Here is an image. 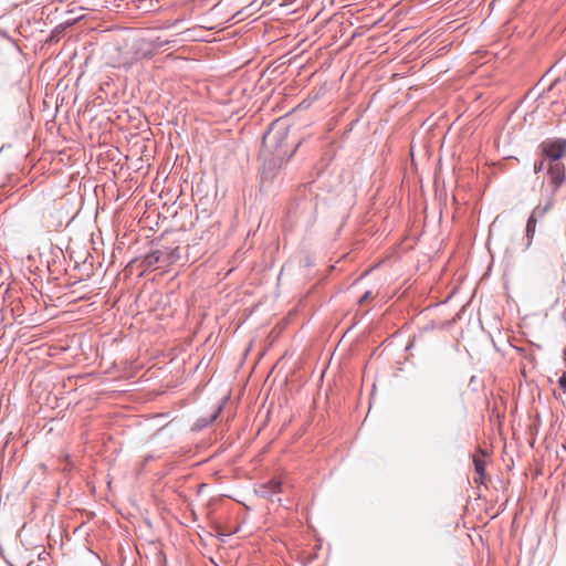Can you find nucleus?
Segmentation results:
<instances>
[{"mask_svg": "<svg viewBox=\"0 0 566 566\" xmlns=\"http://www.w3.org/2000/svg\"><path fill=\"white\" fill-rule=\"evenodd\" d=\"M289 128L284 124L273 123L263 137L266 148L273 149L277 157L283 158L287 151L283 150L284 142L287 138Z\"/></svg>", "mask_w": 566, "mask_h": 566, "instance_id": "f257e3e1", "label": "nucleus"}, {"mask_svg": "<svg viewBox=\"0 0 566 566\" xmlns=\"http://www.w3.org/2000/svg\"><path fill=\"white\" fill-rule=\"evenodd\" d=\"M179 259V249L156 250L147 254L144 259L146 268H165L175 263Z\"/></svg>", "mask_w": 566, "mask_h": 566, "instance_id": "f03ea898", "label": "nucleus"}, {"mask_svg": "<svg viewBox=\"0 0 566 566\" xmlns=\"http://www.w3.org/2000/svg\"><path fill=\"white\" fill-rule=\"evenodd\" d=\"M545 159L549 161H559L566 154V139L552 138L546 139L541 145Z\"/></svg>", "mask_w": 566, "mask_h": 566, "instance_id": "7ed1b4c3", "label": "nucleus"}, {"mask_svg": "<svg viewBox=\"0 0 566 566\" xmlns=\"http://www.w3.org/2000/svg\"><path fill=\"white\" fill-rule=\"evenodd\" d=\"M553 206H554V200H553V198H549L546 201L544 207H536L532 211V213L527 220V224H526V235L528 239H532L536 232L537 220L539 218H543L546 214V212L553 208Z\"/></svg>", "mask_w": 566, "mask_h": 566, "instance_id": "20e7f679", "label": "nucleus"}, {"mask_svg": "<svg viewBox=\"0 0 566 566\" xmlns=\"http://www.w3.org/2000/svg\"><path fill=\"white\" fill-rule=\"evenodd\" d=\"M547 174L555 192L566 179L565 166L559 161H549Z\"/></svg>", "mask_w": 566, "mask_h": 566, "instance_id": "39448f33", "label": "nucleus"}, {"mask_svg": "<svg viewBox=\"0 0 566 566\" xmlns=\"http://www.w3.org/2000/svg\"><path fill=\"white\" fill-rule=\"evenodd\" d=\"M474 468H475L476 474L479 475V478H476L475 481L482 482V479L484 478V473H485L484 461L480 458H474Z\"/></svg>", "mask_w": 566, "mask_h": 566, "instance_id": "423d86ee", "label": "nucleus"}, {"mask_svg": "<svg viewBox=\"0 0 566 566\" xmlns=\"http://www.w3.org/2000/svg\"><path fill=\"white\" fill-rule=\"evenodd\" d=\"M558 384H559L560 388H563L566 391V374H563L559 377Z\"/></svg>", "mask_w": 566, "mask_h": 566, "instance_id": "0eeeda50", "label": "nucleus"}, {"mask_svg": "<svg viewBox=\"0 0 566 566\" xmlns=\"http://www.w3.org/2000/svg\"><path fill=\"white\" fill-rule=\"evenodd\" d=\"M371 297V292L370 291H367L363 296H360L359 298V303L363 304L365 301H367L368 298Z\"/></svg>", "mask_w": 566, "mask_h": 566, "instance_id": "6e6552de", "label": "nucleus"}, {"mask_svg": "<svg viewBox=\"0 0 566 566\" xmlns=\"http://www.w3.org/2000/svg\"><path fill=\"white\" fill-rule=\"evenodd\" d=\"M544 161H545V159L541 160L538 164L534 165V171L535 172H538V171H541L544 168Z\"/></svg>", "mask_w": 566, "mask_h": 566, "instance_id": "1a4fd4ad", "label": "nucleus"}, {"mask_svg": "<svg viewBox=\"0 0 566 566\" xmlns=\"http://www.w3.org/2000/svg\"><path fill=\"white\" fill-rule=\"evenodd\" d=\"M271 484L273 485L274 489H279L280 488V482L272 481Z\"/></svg>", "mask_w": 566, "mask_h": 566, "instance_id": "9d476101", "label": "nucleus"}, {"mask_svg": "<svg viewBox=\"0 0 566 566\" xmlns=\"http://www.w3.org/2000/svg\"><path fill=\"white\" fill-rule=\"evenodd\" d=\"M564 359L566 360V347H565V350H564Z\"/></svg>", "mask_w": 566, "mask_h": 566, "instance_id": "9b49d317", "label": "nucleus"}]
</instances>
